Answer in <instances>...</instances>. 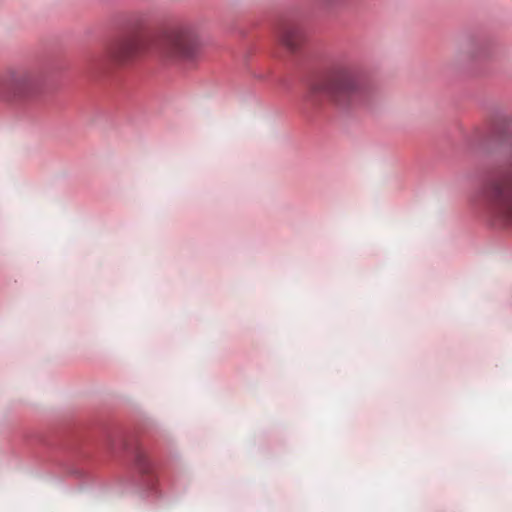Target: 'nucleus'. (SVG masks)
Masks as SVG:
<instances>
[{
  "instance_id": "39448f33",
  "label": "nucleus",
  "mask_w": 512,
  "mask_h": 512,
  "mask_svg": "<svg viewBox=\"0 0 512 512\" xmlns=\"http://www.w3.org/2000/svg\"><path fill=\"white\" fill-rule=\"evenodd\" d=\"M278 41L289 51H296L304 40V32L300 24L294 21L279 23L275 31Z\"/></svg>"
},
{
  "instance_id": "f03ea898",
  "label": "nucleus",
  "mask_w": 512,
  "mask_h": 512,
  "mask_svg": "<svg viewBox=\"0 0 512 512\" xmlns=\"http://www.w3.org/2000/svg\"><path fill=\"white\" fill-rule=\"evenodd\" d=\"M364 89L359 72L350 65L340 64L329 69L310 84L312 95L325 96L339 107L354 104Z\"/></svg>"
},
{
  "instance_id": "f257e3e1",
  "label": "nucleus",
  "mask_w": 512,
  "mask_h": 512,
  "mask_svg": "<svg viewBox=\"0 0 512 512\" xmlns=\"http://www.w3.org/2000/svg\"><path fill=\"white\" fill-rule=\"evenodd\" d=\"M156 50L158 56L168 63H188L198 56V35L193 24L180 22L167 27L157 47L150 36L134 31L114 41L107 48L108 57L117 64H127Z\"/></svg>"
},
{
  "instance_id": "423d86ee",
  "label": "nucleus",
  "mask_w": 512,
  "mask_h": 512,
  "mask_svg": "<svg viewBox=\"0 0 512 512\" xmlns=\"http://www.w3.org/2000/svg\"><path fill=\"white\" fill-rule=\"evenodd\" d=\"M134 463L138 472L144 476H153L157 462L152 453L144 448H138L134 455Z\"/></svg>"
},
{
  "instance_id": "7ed1b4c3",
  "label": "nucleus",
  "mask_w": 512,
  "mask_h": 512,
  "mask_svg": "<svg viewBox=\"0 0 512 512\" xmlns=\"http://www.w3.org/2000/svg\"><path fill=\"white\" fill-rule=\"evenodd\" d=\"M484 195L495 217L505 226H512V167L491 179Z\"/></svg>"
},
{
  "instance_id": "20e7f679",
  "label": "nucleus",
  "mask_w": 512,
  "mask_h": 512,
  "mask_svg": "<svg viewBox=\"0 0 512 512\" xmlns=\"http://www.w3.org/2000/svg\"><path fill=\"white\" fill-rule=\"evenodd\" d=\"M38 85L39 76L34 70L10 69L0 77V97L6 100H25L35 93Z\"/></svg>"
}]
</instances>
